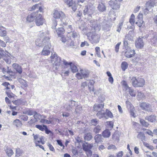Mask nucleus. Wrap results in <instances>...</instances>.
I'll return each instance as SVG.
<instances>
[{
	"label": "nucleus",
	"instance_id": "obj_1",
	"mask_svg": "<svg viewBox=\"0 0 157 157\" xmlns=\"http://www.w3.org/2000/svg\"><path fill=\"white\" fill-rule=\"evenodd\" d=\"M86 36L91 44H96L99 42L100 36L96 34L95 31L88 32L86 34Z\"/></svg>",
	"mask_w": 157,
	"mask_h": 157
},
{
	"label": "nucleus",
	"instance_id": "obj_2",
	"mask_svg": "<svg viewBox=\"0 0 157 157\" xmlns=\"http://www.w3.org/2000/svg\"><path fill=\"white\" fill-rule=\"evenodd\" d=\"M131 80L132 85L135 87H142L145 85V80L141 78L138 77L136 78L135 77H133Z\"/></svg>",
	"mask_w": 157,
	"mask_h": 157
},
{
	"label": "nucleus",
	"instance_id": "obj_3",
	"mask_svg": "<svg viewBox=\"0 0 157 157\" xmlns=\"http://www.w3.org/2000/svg\"><path fill=\"white\" fill-rule=\"evenodd\" d=\"M2 85L5 87L4 90H6V94H7L8 97L10 98H13L14 95L11 91L10 90V83L6 82H3Z\"/></svg>",
	"mask_w": 157,
	"mask_h": 157
},
{
	"label": "nucleus",
	"instance_id": "obj_4",
	"mask_svg": "<svg viewBox=\"0 0 157 157\" xmlns=\"http://www.w3.org/2000/svg\"><path fill=\"white\" fill-rule=\"evenodd\" d=\"M45 20L43 16L41 14L37 13L35 19V22L37 26H40L43 25L45 22Z\"/></svg>",
	"mask_w": 157,
	"mask_h": 157
},
{
	"label": "nucleus",
	"instance_id": "obj_5",
	"mask_svg": "<svg viewBox=\"0 0 157 157\" xmlns=\"http://www.w3.org/2000/svg\"><path fill=\"white\" fill-rule=\"evenodd\" d=\"M53 17L55 19H59L61 17L64 18L65 17V14L62 11L57 10L55 9L52 14Z\"/></svg>",
	"mask_w": 157,
	"mask_h": 157
},
{
	"label": "nucleus",
	"instance_id": "obj_6",
	"mask_svg": "<svg viewBox=\"0 0 157 157\" xmlns=\"http://www.w3.org/2000/svg\"><path fill=\"white\" fill-rule=\"evenodd\" d=\"M80 73H78L76 74V77L78 79L87 78L89 74V72L85 70L81 69L80 71Z\"/></svg>",
	"mask_w": 157,
	"mask_h": 157
},
{
	"label": "nucleus",
	"instance_id": "obj_7",
	"mask_svg": "<svg viewBox=\"0 0 157 157\" xmlns=\"http://www.w3.org/2000/svg\"><path fill=\"white\" fill-rule=\"evenodd\" d=\"M140 106L143 110L148 112H152V109L151 105L146 102H142L140 103Z\"/></svg>",
	"mask_w": 157,
	"mask_h": 157
},
{
	"label": "nucleus",
	"instance_id": "obj_8",
	"mask_svg": "<svg viewBox=\"0 0 157 157\" xmlns=\"http://www.w3.org/2000/svg\"><path fill=\"white\" fill-rule=\"evenodd\" d=\"M136 53L135 50L130 48H127L124 51V55L127 58H130L134 57Z\"/></svg>",
	"mask_w": 157,
	"mask_h": 157
},
{
	"label": "nucleus",
	"instance_id": "obj_9",
	"mask_svg": "<svg viewBox=\"0 0 157 157\" xmlns=\"http://www.w3.org/2000/svg\"><path fill=\"white\" fill-rule=\"evenodd\" d=\"M136 24L140 28L144 26L145 24L143 21V16L142 13H140L138 14L137 17V21Z\"/></svg>",
	"mask_w": 157,
	"mask_h": 157
},
{
	"label": "nucleus",
	"instance_id": "obj_10",
	"mask_svg": "<svg viewBox=\"0 0 157 157\" xmlns=\"http://www.w3.org/2000/svg\"><path fill=\"white\" fill-rule=\"evenodd\" d=\"M63 63L65 66H70V69L72 72L73 73H75L78 71V68L74 63L72 62L68 63L64 60L63 61Z\"/></svg>",
	"mask_w": 157,
	"mask_h": 157
},
{
	"label": "nucleus",
	"instance_id": "obj_11",
	"mask_svg": "<svg viewBox=\"0 0 157 157\" xmlns=\"http://www.w3.org/2000/svg\"><path fill=\"white\" fill-rule=\"evenodd\" d=\"M33 136L34 143L36 145H37L38 144H40V143L44 144L45 143V141L43 136L40 137L39 135H35L34 134H33Z\"/></svg>",
	"mask_w": 157,
	"mask_h": 157
},
{
	"label": "nucleus",
	"instance_id": "obj_12",
	"mask_svg": "<svg viewBox=\"0 0 157 157\" xmlns=\"http://www.w3.org/2000/svg\"><path fill=\"white\" fill-rule=\"evenodd\" d=\"M135 45L137 49H140L143 48L144 45V43L142 38L139 37L136 40Z\"/></svg>",
	"mask_w": 157,
	"mask_h": 157
},
{
	"label": "nucleus",
	"instance_id": "obj_13",
	"mask_svg": "<svg viewBox=\"0 0 157 157\" xmlns=\"http://www.w3.org/2000/svg\"><path fill=\"white\" fill-rule=\"evenodd\" d=\"M109 4L113 10H118L120 8V4L118 3L116 0H111L109 2Z\"/></svg>",
	"mask_w": 157,
	"mask_h": 157
},
{
	"label": "nucleus",
	"instance_id": "obj_14",
	"mask_svg": "<svg viewBox=\"0 0 157 157\" xmlns=\"http://www.w3.org/2000/svg\"><path fill=\"white\" fill-rule=\"evenodd\" d=\"M37 12H38V11H37L36 12H33L28 15L26 17L27 21L29 22L33 21L35 20Z\"/></svg>",
	"mask_w": 157,
	"mask_h": 157
},
{
	"label": "nucleus",
	"instance_id": "obj_15",
	"mask_svg": "<svg viewBox=\"0 0 157 157\" xmlns=\"http://www.w3.org/2000/svg\"><path fill=\"white\" fill-rule=\"evenodd\" d=\"M35 127L42 131H45V132L47 134H49L51 132L47 128V126L44 124L42 125H36Z\"/></svg>",
	"mask_w": 157,
	"mask_h": 157
},
{
	"label": "nucleus",
	"instance_id": "obj_16",
	"mask_svg": "<svg viewBox=\"0 0 157 157\" xmlns=\"http://www.w3.org/2000/svg\"><path fill=\"white\" fill-rule=\"evenodd\" d=\"M43 37V33H40L38 35V38L35 41L36 45L39 47L42 46L43 45L42 39Z\"/></svg>",
	"mask_w": 157,
	"mask_h": 157
},
{
	"label": "nucleus",
	"instance_id": "obj_17",
	"mask_svg": "<svg viewBox=\"0 0 157 157\" xmlns=\"http://www.w3.org/2000/svg\"><path fill=\"white\" fill-rule=\"evenodd\" d=\"M126 103L127 108L130 109L129 113L130 115L133 117H135L136 116L134 112V111L135 110L134 107L129 101H127Z\"/></svg>",
	"mask_w": 157,
	"mask_h": 157
},
{
	"label": "nucleus",
	"instance_id": "obj_18",
	"mask_svg": "<svg viewBox=\"0 0 157 157\" xmlns=\"http://www.w3.org/2000/svg\"><path fill=\"white\" fill-rule=\"evenodd\" d=\"M51 47V44L45 46L41 52V55L44 56L49 55L50 53V51L49 50Z\"/></svg>",
	"mask_w": 157,
	"mask_h": 157
},
{
	"label": "nucleus",
	"instance_id": "obj_19",
	"mask_svg": "<svg viewBox=\"0 0 157 157\" xmlns=\"http://www.w3.org/2000/svg\"><path fill=\"white\" fill-rule=\"evenodd\" d=\"M12 66L14 69L16 71V73H18L20 74L22 73V68L18 64L16 63H14L12 64Z\"/></svg>",
	"mask_w": 157,
	"mask_h": 157
},
{
	"label": "nucleus",
	"instance_id": "obj_20",
	"mask_svg": "<svg viewBox=\"0 0 157 157\" xmlns=\"http://www.w3.org/2000/svg\"><path fill=\"white\" fill-rule=\"evenodd\" d=\"M93 6V4L85 6L83 11V13L84 15H88L90 14V12L92 10L91 8Z\"/></svg>",
	"mask_w": 157,
	"mask_h": 157
},
{
	"label": "nucleus",
	"instance_id": "obj_21",
	"mask_svg": "<svg viewBox=\"0 0 157 157\" xmlns=\"http://www.w3.org/2000/svg\"><path fill=\"white\" fill-rule=\"evenodd\" d=\"M156 116L153 115L147 116L145 118V120L151 122H155L156 120Z\"/></svg>",
	"mask_w": 157,
	"mask_h": 157
},
{
	"label": "nucleus",
	"instance_id": "obj_22",
	"mask_svg": "<svg viewBox=\"0 0 157 157\" xmlns=\"http://www.w3.org/2000/svg\"><path fill=\"white\" fill-rule=\"evenodd\" d=\"M43 33V37L42 39L43 45L47 44L48 45L51 44L50 43V38L49 37L46 36L44 32Z\"/></svg>",
	"mask_w": 157,
	"mask_h": 157
},
{
	"label": "nucleus",
	"instance_id": "obj_23",
	"mask_svg": "<svg viewBox=\"0 0 157 157\" xmlns=\"http://www.w3.org/2000/svg\"><path fill=\"white\" fill-rule=\"evenodd\" d=\"M97 8L98 10L100 12H103L106 10V7L105 4L102 2L99 4Z\"/></svg>",
	"mask_w": 157,
	"mask_h": 157
},
{
	"label": "nucleus",
	"instance_id": "obj_24",
	"mask_svg": "<svg viewBox=\"0 0 157 157\" xmlns=\"http://www.w3.org/2000/svg\"><path fill=\"white\" fill-rule=\"evenodd\" d=\"M53 63L56 66H59L62 63V60L61 58L59 57H56Z\"/></svg>",
	"mask_w": 157,
	"mask_h": 157
},
{
	"label": "nucleus",
	"instance_id": "obj_25",
	"mask_svg": "<svg viewBox=\"0 0 157 157\" xmlns=\"http://www.w3.org/2000/svg\"><path fill=\"white\" fill-rule=\"evenodd\" d=\"M104 104H95L93 106L94 111H97L100 109H102L104 108Z\"/></svg>",
	"mask_w": 157,
	"mask_h": 157
},
{
	"label": "nucleus",
	"instance_id": "obj_26",
	"mask_svg": "<svg viewBox=\"0 0 157 157\" xmlns=\"http://www.w3.org/2000/svg\"><path fill=\"white\" fill-rule=\"evenodd\" d=\"M57 32L58 36H61L64 33L65 30L63 28L60 27L57 29Z\"/></svg>",
	"mask_w": 157,
	"mask_h": 157
},
{
	"label": "nucleus",
	"instance_id": "obj_27",
	"mask_svg": "<svg viewBox=\"0 0 157 157\" xmlns=\"http://www.w3.org/2000/svg\"><path fill=\"white\" fill-rule=\"evenodd\" d=\"M110 135L111 133L108 129H105L102 132V135L104 138H108Z\"/></svg>",
	"mask_w": 157,
	"mask_h": 157
},
{
	"label": "nucleus",
	"instance_id": "obj_28",
	"mask_svg": "<svg viewBox=\"0 0 157 157\" xmlns=\"http://www.w3.org/2000/svg\"><path fill=\"white\" fill-rule=\"evenodd\" d=\"M93 138L92 135L90 132H88L85 134L84 136V139L87 141H90Z\"/></svg>",
	"mask_w": 157,
	"mask_h": 157
},
{
	"label": "nucleus",
	"instance_id": "obj_29",
	"mask_svg": "<svg viewBox=\"0 0 157 157\" xmlns=\"http://www.w3.org/2000/svg\"><path fill=\"white\" fill-rule=\"evenodd\" d=\"M13 124L18 127L21 126L22 123L21 121L18 119H16L13 121Z\"/></svg>",
	"mask_w": 157,
	"mask_h": 157
},
{
	"label": "nucleus",
	"instance_id": "obj_30",
	"mask_svg": "<svg viewBox=\"0 0 157 157\" xmlns=\"http://www.w3.org/2000/svg\"><path fill=\"white\" fill-rule=\"evenodd\" d=\"M40 5H41V3L36 4L33 6L29 8V10L30 11L35 10L38 8L39 6Z\"/></svg>",
	"mask_w": 157,
	"mask_h": 157
},
{
	"label": "nucleus",
	"instance_id": "obj_31",
	"mask_svg": "<svg viewBox=\"0 0 157 157\" xmlns=\"http://www.w3.org/2000/svg\"><path fill=\"white\" fill-rule=\"evenodd\" d=\"M128 63L126 61H123L121 64V68L123 71H125L128 67Z\"/></svg>",
	"mask_w": 157,
	"mask_h": 157
},
{
	"label": "nucleus",
	"instance_id": "obj_32",
	"mask_svg": "<svg viewBox=\"0 0 157 157\" xmlns=\"http://www.w3.org/2000/svg\"><path fill=\"white\" fill-rule=\"evenodd\" d=\"M106 74L107 76L109 77L108 78L109 81L111 84H113V78L112 76L111 73L109 71H107L106 72Z\"/></svg>",
	"mask_w": 157,
	"mask_h": 157
},
{
	"label": "nucleus",
	"instance_id": "obj_33",
	"mask_svg": "<svg viewBox=\"0 0 157 157\" xmlns=\"http://www.w3.org/2000/svg\"><path fill=\"white\" fill-rule=\"evenodd\" d=\"M93 145L91 144H88L87 145H82L83 149L85 151L91 149Z\"/></svg>",
	"mask_w": 157,
	"mask_h": 157
},
{
	"label": "nucleus",
	"instance_id": "obj_34",
	"mask_svg": "<svg viewBox=\"0 0 157 157\" xmlns=\"http://www.w3.org/2000/svg\"><path fill=\"white\" fill-rule=\"evenodd\" d=\"M6 152L7 155L10 157L13 154L12 150L10 148H7L6 150Z\"/></svg>",
	"mask_w": 157,
	"mask_h": 157
},
{
	"label": "nucleus",
	"instance_id": "obj_35",
	"mask_svg": "<svg viewBox=\"0 0 157 157\" xmlns=\"http://www.w3.org/2000/svg\"><path fill=\"white\" fill-rule=\"evenodd\" d=\"M129 22L132 25L134 24L135 22V16L134 14H131L129 18Z\"/></svg>",
	"mask_w": 157,
	"mask_h": 157
},
{
	"label": "nucleus",
	"instance_id": "obj_36",
	"mask_svg": "<svg viewBox=\"0 0 157 157\" xmlns=\"http://www.w3.org/2000/svg\"><path fill=\"white\" fill-rule=\"evenodd\" d=\"M94 139L96 143H98L101 141V135L100 134L96 135L94 137Z\"/></svg>",
	"mask_w": 157,
	"mask_h": 157
},
{
	"label": "nucleus",
	"instance_id": "obj_37",
	"mask_svg": "<svg viewBox=\"0 0 157 157\" xmlns=\"http://www.w3.org/2000/svg\"><path fill=\"white\" fill-rule=\"evenodd\" d=\"M121 83L122 86L124 87L125 90H127L129 88H130L129 87L127 82L125 81L124 80H122L121 81Z\"/></svg>",
	"mask_w": 157,
	"mask_h": 157
},
{
	"label": "nucleus",
	"instance_id": "obj_38",
	"mask_svg": "<svg viewBox=\"0 0 157 157\" xmlns=\"http://www.w3.org/2000/svg\"><path fill=\"white\" fill-rule=\"evenodd\" d=\"M155 5L154 2L152 1H148L146 4V5L147 7H153Z\"/></svg>",
	"mask_w": 157,
	"mask_h": 157
},
{
	"label": "nucleus",
	"instance_id": "obj_39",
	"mask_svg": "<svg viewBox=\"0 0 157 157\" xmlns=\"http://www.w3.org/2000/svg\"><path fill=\"white\" fill-rule=\"evenodd\" d=\"M95 53L97 55V56L100 57H101V54H100V48L99 47H96L95 48Z\"/></svg>",
	"mask_w": 157,
	"mask_h": 157
},
{
	"label": "nucleus",
	"instance_id": "obj_40",
	"mask_svg": "<svg viewBox=\"0 0 157 157\" xmlns=\"http://www.w3.org/2000/svg\"><path fill=\"white\" fill-rule=\"evenodd\" d=\"M103 111H104L102 109L99 111L96 114L97 116L98 117L99 116L100 118L102 117L104 115V113L103 112Z\"/></svg>",
	"mask_w": 157,
	"mask_h": 157
},
{
	"label": "nucleus",
	"instance_id": "obj_41",
	"mask_svg": "<svg viewBox=\"0 0 157 157\" xmlns=\"http://www.w3.org/2000/svg\"><path fill=\"white\" fill-rule=\"evenodd\" d=\"M22 153V151L20 148H18L16 149L15 156L17 157L20 156Z\"/></svg>",
	"mask_w": 157,
	"mask_h": 157
},
{
	"label": "nucleus",
	"instance_id": "obj_42",
	"mask_svg": "<svg viewBox=\"0 0 157 157\" xmlns=\"http://www.w3.org/2000/svg\"><path fill=\"white\" fill-rule=\"evenodd\" d=\"M101 130L100 127L99 126H97L94 128L93 131L95 134H97Z\"/></svg>",
	"mask_w": 157,
	"mask_h": 157
},
{
	"label": "nucleus",
	"instance_id": "obj_43",
	"mask_svg": "<svg viewBox=\"0 0 157 157\" xmlns=\"http://www.w3.org/2000/svg\"><path fill=\"white\" fill-rule=\"evenodd\" d=\"M2 27L0 28V36H5L6 35V32L5 30H3L2 29Z\"/></svg>",
	"mask_w": 157,
	"mask_h": 157
},
{
	"label": "nucleus",
	"instance_id": "obj_44",
	"mask_svg": "<svg viewBox=\"0 0 157 157\" xmlns=\"http://www.w3.org/2000/svg\"><path fill=\"white\" fill-rule=\"evenodd\" d=\"M128 89L129 90V93L130 95L132 97H135L136 94L134 90L130 87Z\"/></svg>",
	"mask_w": 157,
	"mask_h": 157
},
{
	"label": "nucleus",
	"instance_id": "obj_45",
	"mask_svg": "<svg viewBox=\"0 0 157 157\" xmlns=\"http://www.w3.org/2000/svg\"><path fill=\"white\" fill-rule=\"evenodd\" d=\"M65 3L69 7L72 6L73 4V0H67Z\"/></svg>",
	"mask_w": 157,
	"mask_h": 157
},
{
	"label": "nucleus",
	"instance_id": "obj_46",
	"mask_svg": "<svg viewBox=\"0 0 157 157\" xmlns=\"http://www.w3.org/2000/svg\"><path fill=\"white\" fill-rule=\"evenodd\" d=\"M106 115L110 118H112L113 117V115L112 112L109 110L108 109H106Z\"/></svg>",
	"mask_w": 157,
	"mask_h": 157
},
{
	"label": "nucleus",
	"instance_id": "obj_47",
	"mask_svg": "<svg viewBox=\"0 0 157 157\" xmlns=\"http://www.w3.org/2000/svg\"><path fill=\"white\" fill-rule=\"evenodd\" d=\"M140 123L143 126L147 127L149 125V124L147 122L145 121L143 119H140Z\"/></svg>",
	"mask_w": 157,
	"mask_h": 157
},
{
	"label": "nucleus",
	"instance_id": "obj_48",
	"mask_svg": "<svg viewBox=\"0 0 157 157\" xmlns=\"http://www.w3.org/2000/svg\"><path fill=\"white\" fill-rule=\"evenodd\" d=\"M82 110V106H79L78 105L76 106L75 109V111L76 113H79Z\"/></svg>",
	"mask_w": 157,
	"mask_h": 157
},
{
	"label": "nucleus",
	"instance_id": "obj_49",
	"mask_svg": "<svg viewBox=\"0 0 157 157\" xmlns=\"http://www.w3.org/2000/svg\"><path fill=\"white\" fill-rule=\"evenodd\" d=\"M121 44V42H119L115 45V50L116 52H119L120 46Z\"/></svg>",
	"mask_w": 157,
	"mask_h": 157
},
{
	"label": "nucleus",
	"instance_id": "obj_50",
	"mask_svg": "<svg viewBox=\"0 0 157 157\" xmlns=\"http://www.w3.org/2000/svg\"><path fill=\"white\" fill-rule=\"evenodd\" d=\"M106 123L107 125L111 128H113L114 123L112 121H107Z\"/></svg>",
	"mask_w": 157,
	"mask_h": 157
},
{
	"label": "nucleus",
	"instance_id": "obj_51",
	"mask_svg": "<svg viewBox=\"0 0 157 157\" xmlns=\"http://www.w3.org/2000/svg\"><path fill=\"white\" fill-rule=\"evenodd\" d=\"M57 142L59 145L60 146L62 147L63 149H64L65 148V146L63 144V143L60 140H56Z\"/></svg>",
	"mask_w": 157,
	"mask_h": 157
},
{
	"label": "nucleus",
	"instance_id": "obj_52",
	"mask_svg": "<svg viewBox=\"0 0 157 157\" xmlns=\"http://www.w3.org/2000/svg\"><path fill=\"white\" fill-rule=\"evenodd\" d=\"M21 119L24 121H27L28 120V117L27 116L25 115H21L20 116Z\"/></svg>",
	"mask_w": 157,
	"mask_h": 157
},
{
	"label": "nucleus",
	"instance_id": "obj_53",
	"mask_svg": "<svg viewBox=\"0 0 157 157\" xmlns=\"http://www.w3.org/2000/svg\"><path fill=\"white\" fill-rule=\"evenodd\" d=\"M85 152L87 156H91L92 155V151L90 150V149H89L88 150L86 151Z\"/></svg>",
	"mask_w": 157,
	"mask_h": 157
},
{
	"label": "nucleus",
	"instance_id": "obj_54",
	"mask_svg": "<svg viewBox=\"0 0 157 157\" xmlns=\"http://www.w3.org/2000/svg\"><path fill=\"white\" fill-rule=\"evenodd\" d=\"M128 41L126 40H124L123 41V45L125 49L126 48H130L128 46Z\"/></svg>",
	"mask_w": 157,
	"mask_h": 157
},
{
	"label": "nucleus",
	"instance_id": "obj_55",
	"mask_svg": "<svg viewBox=\"0 0 157 157\" xmlns=\"http://www.w3.org/2000/svg\"><path fill=\"white\" fill-rule=\"evenodd\" d=\"M86 45L87 46H88L89 44L88 42L86 41H85L83 42H82L80 45V47H83L85 46V45Z\"/></svg>",
	"mask_w": 157,
	"mask_h": 157
},
{
	"label": "nucleus",
	"instance_id": "obj_56",
	"mask_svg": "<svg viewBox=\"0 0 157 157\" xmlns=\"http://www.w3.org/2000/svg\"><path fill=\"white\" fill-rule=\"evenodd\" d=\"M145 136H144V133L142 132H139V134H138L137 136V138H143Z\"/></svg>",
	"mask_w": 157,
	"mask_h": 157
},
{
	"label": "nucleus",
	"instance_id": "obj_57",
	"mask_svg": "<svg viewBox=\"0 0 157 157\" xmlns=\"http://www.w3.org/2000/svg\"><path fill=\"white\" fill-rule=\"evenodd\" d=\"M123 25V23H121L119 24V25L118 26L117 29V31L120 32L121 29V27Z\"/></svg>",
	"mask_w": 157,
	"mask_h": 157
},
{
	"label": "nucleus",
	"instance_id": "obj_58",
	"mask_svg": "<svg viewBox=\"0 0 157 157\" xmlns=\"http://www.w3.org/2000/svg\"><path fill=\"white\" fill-rule=\"evenodd\" d=\"M56 57H58L56 55L54 54L52 55V54L50 57L51 60V61L52 62H53L54 60H55V58Z\"/></svg>",
	"mask_w": 157,
	"mask_h": 157
},
{
	"label": "nucleus",
	"instance_id": "obj_59",
	"mask_svg": "<svg viewBox=\"0 0 157 157\" xmlns=\"http://www.w3.org/2000/svg\"><path fill=\"white\" fill-rule=\"evenodd\" d=\"M91 123L93 125H96L98 123V121L96 119H94L91 120Z\"/></svg>",
	"mask_w": 157,
	"mask_h": 157
},
{
	"label": "nucleus",
	"instance_id": "obj_60",
	"mask_svg": "<svg viewBox=\"0 0 157 157\" xmlns=\"http://www.w3.org/2000/svg\"><path fill=\"white\" fill-rule=\"evenodd\" d=\"M48 146L50 150L53 151H55V150L54 147L51 144H48Z\"/></svg>",
	"mask_w": 157,
	"mask_h": 157
},
{
	"label": "nucleus",
	"instance_id": "obj_61",
	"mask_svg": "<svg viewBox=\"0 0 157 157\" xmlns=\"http://www.w3.org/2000/svg\"><path fill=\"white\" fill-rule=\"evenodd\" d=\"M61 37V40L63 42L65 43L67 41V39L66 37L63 35V36H60Z\"/></svg>",
	"mask_w": 157,
	"mask_h": 157
},
{
	"label": "nucleus",
	"instance_id": "obj_62",
	"mask_svg": "<svg viewBox=\"0 0 157 157\" xmlns=\"http://www.w3.org/2000/svg\"><path fill=\"white\" fill-rule=\"evenodd\" d=\"M27 113L29 115H32L34 114V111L32 110H29L28 111Z\"/></svg>",
	"mask_w": 157,
	"mask_h": 157
},
{
	"label": "nucleus",
	"instance_id": "obj_63",
	"mask_svg": "<svg viewBox=\"0 0 157 157\" xmlns=\"http://www.w3.org/2000/svg\"><path fill=\"white\" fill-rule=\"evenodd\" d=\"M140 6H137L134 9V12L135 13H136L140 10Z\"/></svg>",
	"mask_w": 157,
	"mask_h": 157
},
{
	"label": "nucleus",
	"instance_id": "obj_64",
	"mask_svg": "<svg viewBox=\"0 0 157 157\" xmlns=\"http://www.w3.org/2000/svg\"><path fill=\"white\" fill-rule=\"evenodd\" d=\"M123 155V152L122 151L119 152L117 154L116 157H122Z\"/></svg>",
	"mask_w": 157,
	"mask_h": 157
}]
</instances>
